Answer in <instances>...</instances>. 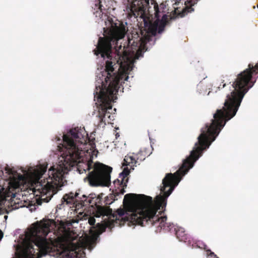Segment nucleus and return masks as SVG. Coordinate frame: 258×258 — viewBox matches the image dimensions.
I'll use <instances>...</instances> for the list:
<instances>
[{"label":"nucleus","mask_w":258,"mask_h":258,"mask_svg":"<svg viewBox=\"0 0 258 258\" xmlns=\"http://www.w3.org/2000/svg\"><path fill=\"white\" fill-rule=\"evenodd\" d=\"M202 143L198 139L190 155L183 161L178 170L173 174H166L160 188L162 195L157 196L153 200L151 197L145 195L127 194L124 196L123 203L132 207L131 213L122 209H118L116 213H114L109 207L107 208L101 207L97 212L98 216H102L100 222L107 227L112 228L115 226H121L127 221L134 225L142 226H156L157 228L156 232H160L162 229L170 231L174 227L173 224L166 222V216H159V215L165 212L167 198L178 185L181 177L194 166L195 162L202 155L203 150L208 148Z\"/></svg>","instance_id":"obj_1"},{"label":"nucleus","mask_w":258,"mask_h":258,"mask_svg":"<svg viewBox=\"0 0 258 258\" xmlns=\"http://www.w3.org/2000/svg\"><path fill=\"white\" fill-rule=\"evenodd\" d=\"M89 140L84 129L78 127L71 129L63 136L62 144L58 146L62 152L63 161L59 162L56 167L52 166L48 170L47 183L41 189V197L37 200V204L48 203L57 191V187L63 184L65 174L72 167L77 166L80 174L88 173L84 178L92 186H109L111 184L110 173L112 167L102 163H94L90 153L85 147Z\"/></svg>","instance_id":"obj_2"},{"label":"nucleus","mask_w":258,"mask_h":258,"mask_svg":"<svg viewBox=\"0 0 258 258\" xmlns=\"http://www.w3.org/2000/svg\"><path fill=\"white\" fill-rule=\"evenodd\" d=\"M110 26L108 28H104V37H100L98 39V44L96 48L93 50L94 54L96 55L100 54L103 58L106 57L108 59L106 61L105 66V72L106 75L105 76L104 81L102 82L101 87L99 86V90H97L94 93V97L97 98L99 105L98 107V113L97 117L99 118V124L104 123L105 124L111 123L113 120L111 116L112 113V104L117 99L116 94L119 88V85L122 81H127L128 76L126 73H120L117 74L114 73V66L119 62L118 59L120 57V52L119 50L121 49V45L116 48L115 46L116 51L117 52V59H113L112 44L117 43V41L123 38L126 32L125 27L123 23L120 21L114 22L112 20L109 22ZM97 89V87H96ZM113 111H116L114 108Z\"/></svg>","instance_id":"obj_3"},{"label":"nucleus","mask_w":258,"mask_h":258,"mask_svg":"<svg viewBox=\"0 0 258 258\" xmlns=\"http://www.w3.org/2000/svg\"><path fill=\"white\" fill-rule=\"evenodd\" d=\"M258 74V62L254 66L249 63L248 68L239 74L232 84L234 90L227 96L224 106L217 109L214 114L211 123H207L201 129V133L198 139L208 147L219 135L226 122L234 117L240 105L242 100L248 90L254 85L255 81H252V75Z\"/></svg>","instance_id":"obj_4"},{"label":"nucleus","mask_w":258,"mask_h":258,"mask_svg":"<svg viewBox=\"0 0 258 258\" xmlns=\"http://www.w3.org/2000/svg\"><path fill=\"white\" fill-rule=\"evenodd\" d=\"M51 225H55V221L51 219H43L39 223L36 224L26 234L28 241L26 246L16 252V257L13 258H34L35 251L33 244L37 247L36 254L38 257L49 254L54 255L57 247L53 240H48L46 236L50 231Z\"/></svg>","instance_id":"obj_5"},{"label":"nucleus","mask_w":258,"mask_h":258,"mask_svg":"<svg viewBox=\"0 0 258 258\" xmlns=\"http://www.w3.org/2000/svg\"><path fill=\"white\" fill-rule=\"evenodd\" d=\"M158 20L152 23L150 21L144 22V29L141 30L142 37L137 32H133L127 38L126 47L123 46V51H128L131 53H134L137 51H140L141 48L147 42L149 41L151 36L155 35L158 27Z\"/></svg>","instance_id":"obj_6"},{"label":"nucleus","mask_w":258,"mask_h":258,"mask_svg":"<svg viewBox=\"0 0 258 258\" xmlns=\"http://www.w3.org/2000/svg\"><path fill=\"white\" fill-rule=\"evenodd\" d=\"M102 194L96 195L95 194L92 193L86 196L85 195L79 197V194L76 192L75 194L72 192L63 196L62 199V202L66 203L67 204H76L77 208H83L84 207L90 206L94 208L93 214L94 217L96 218H102V216H98V210L100 208H107V206H102Z\"/></svg>","instance_id":"obj_7"},{"label":"nucleus","mask_w":258,"mask_h":258,"mask_svg":"<svg viewBox=\"0 0 258 258\" xmlns=\"http://www.w3.org/2000/svg\"><path fill=\"white\" fill-rule=\"evenodd\" d=\"M130 10L135 16L143 15L146 13L154 14L157 20L159 21L160 13L164 12L166 6L161 3L159 6L155 0H128Z\"/></svg>","instance_id":"obj_8"},{"label":"nucleus","mask_w":258,"mask_h":258,"mask_svg":"<svg viewBox=\"0 0 258 258\" xmlns=\"http://www.w3.org/2000/svg\"><path fill=\"white\" fill-rule=\"evenodd\" d=\"M130 173V170L127 168H124L122 172L120 174L119 177L121 178V180L117 179L113 182L115 185L118 186L117 188L115 189L114 194L115 196H119V195H123L125 192L124 187L126 186V183L128 181V179L126 178L125 181V178Z\"/></svg>","instance_id":"obj_9"},{"label":"nucleus","mask_w":258,"mask_h":258,"mask_svg":"<svg viewBox=\"0 0 258 258\" xmlns=\"http://www.w3.org/2000/svg\"><path fill=\"white\" fill-rule=\"evenodd\" d=\"M199 0H186L185 1V7L181 10L179 8H175L174 11V15L179 17H183L189 13L194 12V9L192 7Z\"/></svg>","instance_id":"obj_10"},{"label":"nucleus","mask_w":258,"mask_h":258,"mask_svg":"<svg viewBox=\"0 0 258 258\" xmlns=\"http://www.w3.org/2000/svg\"><path fill=\"white\" fill-rule=\"evenodd\" d=\"M79 246L77 244H72L71 249L65 252L62 256L63 258H84L85 252L79 250Z\"/></svg>","instance_id":"obj_11"},{"label":"nucleus","mask_w":258,"mask_h":258,"mask_svg":"<svg viewBox=\"0 0 258 258\" xmlns=\"http://www.w3.org/2000/svg\"><path fill=\"white\" fill-rule=\"evenodd\" d=\"M74 232L70 228H63L61 236L62 239L64 241H72L74 240Z\"/></svg>","instance_id":"obj_12"},{"label":"nucleus","mask_w":258,"mask_h":258,"mask_svg":"<svg viewBox=\"0 0 258 258\" xmlns=\"http://www.w3.org/2000/svg\"><path fill=\"white\" fill-rule=\"evenodd\" d=\"M175 235L177 239L180 241L186 242L188 238L187 235L182 228H174Z\"/></svg>","instance_id":"obj_13"},{"label":"nucleus","mask_w":258,"mask_h":258,"mask_svg":"<svg viewBox=\"0 0 258 258\" xmlns=\"http://www.w3.org/2000/svg\"><path fill=\"white\" fill-rule=\"evenodd\" d=\"M138 162L136 155L134 156H125L124 159V165H129L130 164L136 163Z\"/></svg>","instance_id":"obj_14"},{"label":"nucleus","mask_w":258,"mask_h":258,"mask_svg":"<svg viewBox=\"0 0 258 258\" xmlns=\"http://www.w3.org/2000/svg\"><path fill=\"white\" fill-rule=\"evenodd\" d=\"M229 82V83L230 84L231 82L229 81V80L227 79V76H222L219 80L220 84L218 86L219 89H222L224 88L226 85V83Z\"/></svg>","instance_id":"obj_15"},{"label":"nucleus","mask_w":258,"mask_h":258,"mask_svg":"<svg viewBox=\"0 0 258 258\" xmlns=\"http://www.w3.org/2000/svg\"><path fill=\"white\" fill-rule=\"evenodd\" d=\"M47 170V166L45 165H41L39 168L38 172L40 176L43 175Z\"/></svg>","instance_id":"obj_16"},{"label":"nucleus","mask_w":258,"mask_h":258,"mask_svg":"<svg viewBox=\"0 0 258 258\" xmlns=\"http://www.w3.org/2000/svg\"><path fill=\"white\" fill-rule=\"evenodd\" d=\"M207 254L209 258H219L217 255L213 252L211 250H207Z\"/></svg>","instance_id":"obj_17"},{"label":"nucleus","mask_w":258,"mask_h":258,"mask_svg":"<svg viewBox=\"0 0 258 258\" xmlns=\"http://www.w3.org/2000/svg\"><path fill=\"white\" fill-rule=\"evenodd\" d=\"M142 153H143L142 152H140L136 154L137 160L142 161L145 159V156L144 155H143Z\"/></svg>","instance_id":"obj_18"},{"label":"nucleus","mask_w":258,"mask_h":258,"mask_svg":"<svg viewBox=\"0 0 258 258\" xmlns=\"http://www.w3.org/2000/svg\"><path fill=\"white\" fill-rule=\"evenodd\" d=\"M166 19H167V16H166V15L165 14H164L163 16H162V20L163 21H164L163 22V24L162 26H160L159 27V32H160V31H162L161 28H163L164 27V25L166 24Z\"/></svg>","instance_id":"obj_19"},{"label":"nucleus","mask_w":258,"mask_h":258,"mask_svg":"<svg viewBox=\"0 0 258 258\" xmlns=\"http://www.w3.org/2000/svg\"><path fill=\"white\" fill-rule=\"evenodd\" d=\"M95 222L96 221L94 217H90L89 218L88 222L90 225H94Z\"/></svg>","instance_id":"obj_20"},{"label":"nucleus","mask_w":258,"mask_h":258,"mask_svg":"<svg viewBox=\"0 0 258 258\" xmlns=\"http://www.w3.org/2000/svg\"><path fill=\"white\" fill-rule=\"evenodd\" d=\"M100 3H101L100 0H98V4H95V7H98V9L101 11V5Z\"/></svg>","instance_id":"obj_21"},{"label":"nucleus","mask_w":258,"mask_h":258,"mask_svg":"<svg viewBox=\"0 0 258 258\" xmlns=\"http://www.w3.org/2000/svg\"><path fill=\"white\" fill-rule=\"evenodd\" d=\"M5 170L7 171V173H8L9 174H11L12 173V170L10 169L9 168V167L7 166L6 168H5Z\"/></svg>","instance_id":"obj_22"},{"label":"nucleus","mask_w":258,"mask_h":258,"mask_svg":"<svg viewBox=\"0 0 258 258\" xmlns=\"http://www.w3.org/2000/svg\"><path fill=\"white\" fill-rule=\"evenodd\" d=\"M5 190V188L0 186V198L2 196V194L4 192V190Z\"/></svg>","instance_id":"obj_23"},{"label":"nucleus","mask_w":258,"mask_h":258,"mask_svg":"<svg viewBox=\"0 0 258 258\" xmlns=\"http://www.w3.org/2000/svg\"><path fill=\"white\" fill-rule=\"evenodd\" d=\"M90 145L91 146V148L95 147V143L93 141L90 142Z\"/></svg>","instance_id":"obj_24"},{"label":"nucleus","mask_w":258,"mask_h":258,"mask_svg":"<svg viewBox=\"0 0 258 258\" xmlns=\"http://www.w3.org/2000/svg\"><path fill=\"white\" fill-rule=\"evenodd\" d=\"M201 88H202V85H198V87H197V88L198 89H200Z\"/></svg>","instance_id":"obj_25"},{"label":"nucleus","mask_w":258,"mask_h":258,"mask_svg":"<svg viewBox=\"0 0 258 258\" xmlns=\"http://www.w3.org/2000/svg\"><path fill=\"white\" fill-rule=\"evenodd\" d=\"M3 174V171L2 170H1L0 171V176H1Z\"/></svg>","instance_id":"obj_26"},{"label":"nucleus","mask_w":258,"mask_h":258,"mask_svg":"<svg viewBox=\"0 0 258 258\" xmlns=\"http://www.w3.org/2000/svg\"><path fill=\"white\" fill-rule=\"evenodd\" d=\"M205 247H207L206 245L205 246ZM204 249H206V247H204Z\"/></svg>","instance_id":"obj_27"}]
</instances>
